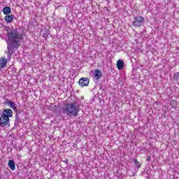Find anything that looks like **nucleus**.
I'll use <instances>...</instances> for the list:
<instances>
[{
  "label": "nucleus",
  "mask_w": 179,
  "mask_h": 179,
  "mask_svg": "<svg viewBox=\"0 0 179 179\" xmlns=\"http://www.w3.org/2000/svg\"><path fill=\"white\" fill-rule=\"evenodd\" d=\"M173 89H174L176 90V89H177V87H174Z\"/></svg>",
  "instance_id": "obj_18"
},
{
  "label": "nucleus",
  "mask_w": 179,
  "mask_h": 179,
  "mask_svg": "<svg viewBox=\"0 0 179 179\" xmlns=\"http://www.w3.org/2000/svg\"><path fill=\"white\" fill-rule=\"evenodd\" d=\"M6 104L10 107V108H13V110H16V104L15 102L10 101V100H7L6 101Z\"/></svg>",
  "instance_id": "obj_11"
},
{
  "label": "nucleus",
  "mask_w": 179,
  "mask_h": 179,
  "mask_svg": "<svg viewBox=\"0 0 179 179\" xmlns=\"http://www.w3.org/2000/svg\"><path fill=\"white\" fill-rule=\"evenodd\" d=\"M13 115V111L10 109H6L0 117V127H7L9 125V118Z\"/></svg>",
  "instance_id": "obj_3"
},
{
  "label": "nucleus",
  "mask_w": 179,
  "mask_h": 179,
  "mask_svg": "<svg viewBox=\"0 0 179 179\" xmlns=\"http://www.w3.org/2000/svg\"><path fill=\"white\" fill-rule=\"evenodd\" d=\"M49 34H50V32L48 31H47L43 34V37H44V38H48Z\"/></svg>",
  "instance_id": "obj_15"
},
{
  "label": "nucleus",
  "mask_w": 179,
  "mask_h": 179,
  "mask_svg": "<svg viewBox=\"0 0 179 179\" xmlns=\"http://www.w3.org/2000/svg\"><path fill=\"white\" fill-rule=\"evenodd\" d=\"M13 19H15V15L13 14H10L6 16L4 20H6L7 23H12V22H13Z\"/></svg>",
  "instance_id": "obj_6"
},
{
  "label": "nucleus",
  "mask_w": 179,
  "mask_h": 179,
  "mask_svg": "<svg viewBox=\"0 0 179 179\" xmlns=\"http://www.w3.org/2000/svg\"><path fill=\"white\" fill-rule=\"evenodd\" d=\"M134 163L138 169H139L141 167V164H139V162H138V160L134 159Z\"/></svg>",
  "instance_id": "obj_16"
},
{
  "label": "nucleus",
  "mask_w": 179,
  "mask_h": 179,
  "mask_svg": "<svg viewBox=\"0 0 179 179\" xmlns=\"http://www.w3.org/2000/svg\"><path fill=\"white\" fill-rule=\"evenodd\" d=\"M94 75L95 78L99 80V79H100V78H101L102 76V73L101 70L96 69L94 71Z\"/></svg>",
  "instance_id": "obj_8"
},
{
  "label": "nucleus",
  "mask_w": 179,
  "mask_h": 179,
  "mask_svg": "<svg viewBox=\"0 0 179 179\" xmlns=\"http://www.w3.org/2000/svg\"><path fill=\"white\" fill-rule=\"evenodd\" d=\"M90 80L87 78H82L79 80L78 83L80 86H82V87H84V86H88L89 85Z\"/></svg>",
  "instance_id": "obj_5"
},
{
  "label": "nucleus",
  "mask_w": 179,
  "mask_h": 179,
  "mask_svg": "<svg viewBox=\"0 0 179 179\" xmlns=\"http://www.w3.org/2000/svg\"><path fill=\"white\" fill-rule=\"evenodd\" d=\"M6 64H8V59L3 57L0 59V68H3L6 66Z\"/></svg>",
  "instance_id": "obj_7"
},
{
  "label": "nucleus",
  "mask_w": 179,
  "mask_h": 179,
  "mask_svg": "<svg viewBox=\"0 0 179 179\" xmlns=\"http://www.w3.org/2000/svg\"><path fill=\"white\" fill-rule=\"evenodd\" d=\"M151 158L150 156L147 157V162H150Z\"/></svg>",
  "instance_id": "obj_17"
},
{
  "label": "nucleus",
  "mask_w": 179,
  "mask_h": 179,
  "mask_svg": "<svg viewBox=\"0 0 179 179\" xmlns=\"http://www.w3.org/2000/svg\"><path fill=\"white\" fill-rule=\"evenodd\" d=\"M8 167L10 170H16V166L15 165V161L10 159L8 164Z\"/></svg>",
  "instance_id": "obj_10"
},
{
  "label": "nucleus",
  "mask_w": 179,
  "mask_h": 179,
  "mask_svg": "<svg viewBox=\"0 0 179 179\" xmlns=\"http://www.w3.org/2000/svg\"><path fill=\"white\" fill-rule=\"evenodd\" d=\"M0 179H1V177H0Z\"/></svg>",
  "instance_id": "obj_19"
},
{
  "label": "nucleus",
  "mask_w": 179,
  "mask_h": 179,
  "mask_svg": "<svg viewBox=\"0 0 179 179\" xmlns=\"http://www.w3.org/2000/svg\"><path fill=\"white\" fill-rule=\"evenodd\" d=\"M7 38V59L10 61L12 55L15 52V48H19L22 44V41H23V34L20 33L17 29H12L8 31Z\"/></svg>",
  "instance_id": "obj_1"
},
{
  "label": "nucleus",
  "mask_w": 179,
  "mask_h": 179,
  "mask_svg": "<svg viewBox=\"0 0 179 179\" xmlns=\"http://www.w3.org/2000/svg\"><path fill=\"white\" fill-rule=\"evenodd\" d=\"M10 12H12V10L9 6H6L3 8V13L4 15H10Z\"/></svg>",
  "instance_id": "obj_12"
},
{
  "label": "nucleus",
  "mask_w": 179,
  "mask_h": 179,
  "mask_svg": "<svg viewBox=\"0 0 179 179\" xmlns=\"http://www.w3.org/2000/svg\"><path fill=\"white\" fill-rule=\"evenodd\" d=\"M144 22L145 17L141 15H137L134 17L133 21L131 22V26L134 27H141Z\"/></svg>",
  "instance_id": "obj_4"
},
{
  "label": "nucleus",
  "mask_w": 179,
  "mask_h": 179,
  "mask_svg": "<svg viewBox=\"0 0 179 179\" xmlns=\"http://www.w3.org/2000/svg\"><path fill=\"white\" fill-rule=\"evenodd\" d=\"M124 60L122 59H119L117 62V69H119V71H121V69H124Z\"/></svg>",
  "instance_id": "obj_9"
},
{
  "label": "nucleus",
  "mask_w": 179,
  "mask_h": 179,
  "mask_svg": "<svg viewBox=\"0 0 179 179\" xmlns=\"http://www.w3.org/2000/svg\"><path fill=\"white\" fill-rule=\"evenodd\" d=\"M173 82H175V83H179V72H177L174 74Z\"/></svg>",
  "instance_id": "obj_13"
},
{
  "label": "nucleus",
  "mask_w": 179,
  "mask_h": 179,
  "mask_svg": "<svg viewBox=\"0 0 179 179\" xmlns=\"http://www.w3.org/2000/svg\"><path fill=\"white\" fill-rule=\"evenodd\" d=\"M171 106L172 108H177V101L173 100L171 101Z\"/></svg>",
  "instance_id": "obj_14"
},
{
  "label": "nucleus",
  "mask_w": 179,
  "mask_h": 179,
  "mask_svg": "<svg viewBox=\"0 0 179 179\" xmlns=\"http://www.w3.org/2000/svg\"><path fill=\"white\" fill-rule=\"evenodd\" d=\"M80 108L79 103L75 101L71 103H66L62 108V111L66 115H69V117H78Z\"/></svg>",
  "instance_id": "obj_2"
}]
</instances>
